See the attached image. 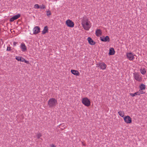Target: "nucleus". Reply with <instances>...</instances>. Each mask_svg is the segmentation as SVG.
<instances>
[{"label": "nucleus", "instance_id": "obj_23", "mask_svg": "<svg viewBox=\"0 0 147 147\" xmlns=\"http://www.w3.org/2000/svg\"><path fill=\"white\" fill-rule=\"evenodd\" d=\"M21 57H22L16 56V59L18 61H20L21 60Z\"/></svg>", "mask_w": 147, "mask_h": 147}, {"label": "nucleus", "instance_id": "obj_26", "mask_svg": "<svg viewBox=\"0 0 147 147\" xmlns=\"http://www.w3.org/2000/svg\"><path fill=\"white\" fill-rule=\"evenodd\" d=\"M138 93H139V95H140L141 94H143L144 93V92L142 91V90H139L138 91Z\"/></svg>", "mask_w": 147, "mask_h": 147}, {"label": "nucleus", "instance_id": "obj_9", "mask_svg": "<svg viewBox=\"0 0 147 147\" xmlns=\"http://www.w3.org/2000/svg\"><path fill=\"white\" fill-rule=\"evenodd\" d=\"M40 28L39 26L35 27L33 30L34 34H36L40 32Z\"/></svg>", "mask_w": 147, "mask_h": 147}, {"label": "nucleus", "instance_id": "obj_29", "mask_svg": "<svg viewBox=\"0 0 147 147\" xmlns=\"http://www.w3.org/2000/svg\"><path fill=\"white\" fill-rule=\"evenodd\" d=\"M17 43H18L17 42H13V45L14 46H16V44H17Z\"/></svg>", "mask_w": 147, "mask_h": 147}, {"label": "nucleus", "instance_id": "obj_15", "mask_svg": "<svg viewBox=\"0 0 147 147\" xmlns=\"http://www.w3.org/2000/svg\"><path fill=\"white\" fill-rule=\"evenodd\" d=\"M48 32V27L47 26H46L44 27L43 30L42 32V34H44Z\"/></svg>", "mask_w": 147, "mask_h": 147}, {"label": "nucleus", "instance_id": "obj_3", "mask_svg": "<svg viewBox=\"0 0 147 147\" xmlns=\"http://www.w3.org/2000/svg\"><path fill=\"white\" fill-rule=\"evenodd\" d=\"M82 102L84 105L87 107H89L90 105V101L87 97H85L82 99Z\"/></svg>", "mask_w": 147, "mask_h": 147}, {"label": "nucleus", "instance_id": "obj_22", "mask_svg": "<svg viewBox=\"0 0 147 147\" xmlns=\"http://www.w3.org/2000/svg\"><path fill=\"white\" fill-rule=\"evenodd\" d=\"M42 136L40 133H38L36 134V137L38 139H39Z\"/></svg>", "mask_w": 147, "mask_h": 147}, {"label": "nucleus", "instance_id": "obj_20", "mask_svg": "<svg viewBox=\"0 0 147 147\" xmlns=\"http://www.w3.org/2000/svg\"><path fill=\"white\" fill-rule=\"evenodd\" d=\"M130 95L132 97H134L136 95H139V94L138 93V92H135V93H130Z\"/></svg>", "mask_w": 147, "mask_h": 147}, {"label": "nucleus", "instance_id": "obj_27", "mask_svg": "<svg viewBox=\"0 0 147 147\" xmlns=\"http://www.w3.org/2000/svg\"><path fill=\"white\" fill-rule=\"evenodd\" d=\"M40 8L41 9H44L45 8V6L44 5L42 4V5H41L40 7Z\"/></svg>", "mask_w": 147, "mask_h": 147}, {"label": "nucleus", "instance_id": "obj_10", "mask_svg": "<svg viewBox=\"0 0 147 147\" xmlns=\"http://www.w3.org/2000/svg\"><path fill=\"white\" fill-rule=\"evenodd\" d=\"M20 15L19 14H18L14 16L13 17H12L10 19V21L11 22H12L14 20L18 19L19 18H20Z\"/></svg>", "mask_w": 147, "mask_h": 147}, {"label": "nucleus", "instance_id": "obj_28", "mask_svg": "<svg viewBox=\"0 0 147 147\" xmlns=\"http://www.w3.org/2000/svg\"><path fill=\"white\" fill-rule=\"evenodd\" d=\"M11 50V47H7V51H10Z\"/></svg>", "mask_w": 147, "mask_h": 147}, {"label": "nucleus", "instance_id": "obj_8", "mask_svg": "<svg viewBox=\"0 0 147 147\" xmlns=\"http://www.w3.org/2000/svg\"><path fill=\"white\" fill-rule=\"evenodd\" d=\"M127 58L130 60H133L134 57L133 54L131 53H128L127 54Z\"/></svg>", "mask_w": 147, "mask_h": 147}, {"label": "nucleus", "instance_id": "obj_18", "mask_svg": "<svg viewBox=\"0 0 147 147\" xmlns=\"http://www.w3.org/2000/svg\"><path fill=\"white\" fill-rule=\"evenodd\" d=\"M140 88L141 90L145 89L146 88V86L143 84H141L140 86Z\"/></svg>", "mask_w": 147, "mask_h": 147}, {"label": "nucleus", "instance_id": "obj_30", "mask_svg": "<svg viewBox=\"0 0 147 147\" xmlns=\"http://www.w3.org/2000/svg\"><path fill=\"white\" fill-rule=\"evenodd\" d=\"M25 60V59L24 58L22 57H21V60L20 61H22V62L24 61Z\"/></svg>", "mask_w": 147, "mask_h": 147}, {"label": "nucleus", "instance_id": "obj_4", "mask_svg": "<svg viewBox=\"0 0 147 147\" xmlns=\"http://www.w3.org/2000/svg\"><path fill=\"white\" fill-rule=\"evenodd\" d=\"M96 67H99L102 70H104L106 69L107 65L104 62L98 63L97 64Z\"/></svg>", "mask_w": 147, "mask_h": 147}, {"label": "nucleus", "instance_id": "obj_17", "mask_svg": "<svg viewBox=\"0 0 147 147\" xmlns=\"http://www.w3.org/2000/svg\"><path fill=\"white\" fill-rule=\"evenodd\" d=\"M115 51L114 49L113 48H111L109 49V54L110 55H112L114 54Z\"/></svg>", "mask_w": 147, "mask_h": 147}, {"label": "nucleus", "instance_id": "obj_33", "mask_svg": "<svg viewBox=\"0 0 147 147\" xmlns=\"http://www.w3.org/2000/svg\"><path fill=\"white\" fill-rule=\"evenodd\" d=\"M63 125V124H61L60 125Z\"/></svg>", "mask_w": 147, "mask_h": 147}, {"label": "nucleus", "instance_id": "obj_12", "mask_svg": "<svg viewBox=\"0 0 147 147\" xmlns=\"http://www.w3.org/2000/svg\"><path fill=\"white\" fill-rule=\"evenodd\" d=\"M100 38L101 40L102 41L109 42L110 40L108 36H107L105 37H101Z\"/></svg>", "mask_w": 147, "mask_h": 147}, {"label": "nucleus", "instance_id": "obj_6", "mask_svg": "<svg viewBox=\"0 0 147 147\" xmlns=\"http://www.w3.org/2000/svg\"><path fill=\"white\" fill-rule=\"evenodd\" d=\"M123 119L125 122L127 123H130L132 122V119L129 116H126L124 117Z\"/></svg>", "mask_w": 147, "mask_h": 147}, {"label": "nucleus", "instance_id": "obj_24", "mask_svg": "<svg viewBox=\"0 0 147 147\" xmlns=\"http://www.w3.org/2000/svg\"><path fill=\"white\" fill-rule=\"evenodd\" d=\"M51 14V12L49 10L47 11V16H49Z\"/></svg>", "mask_w": 147, "mask_h": 147}, {"label": "nucleus", "instance_id": "obj_31", "mask_svg": "<svg viewBox=\"0 0 147 147\" xmlns=\"http://www.w3.org/2000/svg\"><path fill=\"white\" fill-rule=\"evenodd\" d=\"M24 62H25V63H28V64L29 63V61H26L25 60Z\"/></svg>", "mask_w": 147, "mask_h": 147}, {"label": "nucleus", "instance_id": "obj_7", "mask_svg": "<svg viewBox=\"0 0 147 147\" xmlns=\"http://www.w3.org/2000/svg\"><path fill=\"white\" fill-rule=\"evenodd\" d=\"M66 24L69 27L72 28L74 26V23L70 20H68L66 21Z\"/></svg>", "mask_w": 147, "mask_h": 147}, {"label": "nucleus", "instance_id": "obj_21", "mask_svg": "<svg viewBox=\"0 0 147 147\" xmlns=\"http://www.w3.org/2000/svg\"><path fill=\"white\" fill-rule=\"evenodd\" d=\"M119 115L122 117H123L124 116V113L123 112L121 111H119L118 112Z\"/></svg>", "mask_w": 147, "mask_h": 147}, {"label": "nucleus", "instance_id": "obj_19", "mask_svg": "<svg viewBox=\"0 0 147 147\" xmlns=\"http://www.w3.org/2000/svg\"><path fill=\"white\" fill-rule=\"evenodd\" d=\"M140 71L141 73L143 75L145 74L146 72L145 68L141 69L140 70Z\"/></svg>", "mask_w": 147, "mask_h": 147}, {"label": "nucleus", "instance_id": "obj_11", "mask_svg": "<svg viewBox=\"0 0 147 147\" xmlns=\"http://www.w3.org/2000/svg\"><path fill=\"white\" fill-rule=\"evenodd\" d=\"M20 48L22 51H25L27 50L26 47L24 42H22L20 46Z\"/></svg>", "mask_w": 147, "mask_h": 147}, {"label": "nucleus", "instance_id": "obj_25", "mask_svg": "<svg viewBox=\"0 0 147 147\" xmlns=\"http://www.w3.org/2000/svg\"><path fill=\"white\" fill-rule=\"evenodd\" d=\"M34 8L38 9L40 8V6L38 4H36L34 5Z\"/></svg>", "mask_w": 147, "mask_h": 147}, {"label": "nucleus", "instance_id": "obj_2", "mask_svg": "<svg viewBox=\"0 0 147 147\" xmlns=\"http://www.w3.org/2000/svg\"><path fill=\"white\" fill-rule=\"evenodd\" d=\"M82 25L84 28L86 30H88L90 28L87 19H83L82 22Z\"/></svg>", "mask_w": 147, "mask_h": 147}, {"label": "nucleus", "instance_id": "obj_32", "mask_svg": "<svg viewBox=\"0 0 147 147\" xmlns=\"http://www.w3.org/2000/svg\"><path fill=\"white\" fill-rule=\"evenodd\" d=\"M51 147H56V146H55L54 144H52L51 146Z\"/></svg>", "mask_w": 147, "mask_h": 147}, {"label": "nucleus", "instance_id": "obj_13", "mask_svg": "<svg viewBox=\"0 0 147 147\" xmlns=\"http://www.w3.org/2000/svg\"><path fill=\"white\" fill-rule=\"evenodd\" d=\"M87 40L89 43L91 45H94L96 43L90 37H89L87 38Z\"/></svg>", "mask_w": 147, "mask_h": 147}, {"label": "nucleus", "instance_id": "obj_14", "mask_svg": "<svg viewBox=\"0 0 147 147\" xmlns=\"http://www.w3.org/2000/svg\"><path fill=\"white\" fill-rule=\"evenodd\" d=\"M102 33V31L100 29H97L96 31L95 34L97 36L101 35Z\"/></svg>", "mask_w": 147, "mask_h": 147}, {"label": "nucleus", "instance_id": "obj_1", "mask_svg": "<svg viewBox=\"0 0 147 147\" xmlns=\"http://www.w3.org/2000/svg\"><path fill=\"white\" fill-rule=\"evenodd\" d=\"M57 104V100L55 98H52L49 99L48 102V105L49 107H54Z\"/></svg>", "mask_w": 147, "mask_h": 147}, {"label": "nucleus", "instance_id": "obj_5", "mask_svg": "<svg viewBox=\"0 0 147 147\" xmlns=\"http://www.w3.org/2000/svg\"><path fill=\"white\" fill-rule=\"evenodd\" d=\"M134 79L136 80L138 82H140L142 81V77L138 73L136 72L134 73Z\"/></svg>", "mask_w": 147, "mask_h": 147}, {"label": "nucleus", "instance_id": "obj_16", "mask_svg": "<svg viewBox=\"0 0 147 147\" xmlns=\"http://www.w3.org/2000/svg\"><path fill=\"white\" fill-rule=\"evenodd\" d=\"M71 72L73 74L76 76H78L80 75L79 72L76 70L72 69L71 70Z\"/></svg>", "mask_w": 147, "mask_h": 147}]
</instances>
